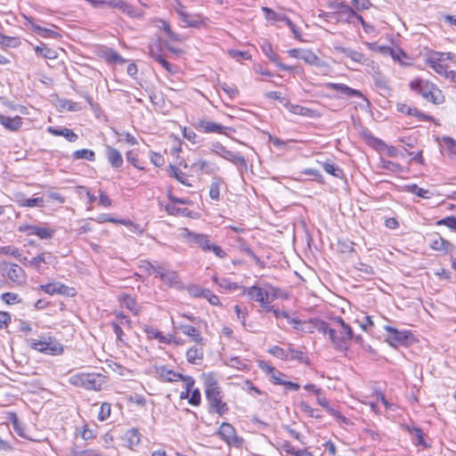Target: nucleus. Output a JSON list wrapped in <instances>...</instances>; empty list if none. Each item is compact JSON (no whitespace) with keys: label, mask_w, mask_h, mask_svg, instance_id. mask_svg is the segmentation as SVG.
Here are the masks:
<instances>
[{"label":"nucleus","mask_w":456,"mask_h":456,"mask_svg":"<svg viewBox=\"0 0 456 456\" xmlns=\"http://www.w3.org/2000/svg\"><path fill=\"white\" fill-rule=\"evenodd\" d=\"M410 88L419 94L424 100L434 104L444 102L443 92L434 84L420 78H415L410 83Z\"/></svg>","instance_id":"obj_1"},{"label":"nucleus","mask_w":456,"mask_h":456,"mask_svg":"<svg viewBox=\"0 0 456 456\" xmlns=\"http://www.w3.org/2000/svg\"><path fill=\"white\" fill-rule=\"evenodd\" d=\"M69 382L77 387L99 391L106 382V377L101 373L80 372L71 375Z\"/></svg>","instance_id":"obj_2"},{"label":"nucleus","mask_w":456,"mask_h":456,"mask_svg":"<svg viewBox=\"0 0 456 456\" xmlns=\"http://www.w3.org/2000/svg\"><path fill=\"white\" fill-rule=\"evenodd\" d=\"M206 396L212 411L219 415H223L228 411V406L226 403L223 402L222 391L216 380H208L206 384Z\"/></svg>","instance_id":"obj_3"},{"label":"nucleus","mask_w":456,"mask_h":456,"mask_svg":"<svg viewBox=\"0 0 456 456\" xmlns=\"http://www.w3.org/2000/svg\"><path fill=\"white\" fill-rule=\"evenodd\" d=\"M277 298V289L269 284H258V303L262 310H258L260 317L264 319L266 314H273V310L278 307L271 305V303Z\"/></svg>","instance_id":"obj_4"},{"label":"nucleus","mask_w":456,"mask_h":456,"mask_svg":"<svg viewBox=\"0 0 456 456\" xmlns=\"http://www.w3.org/2000/svg\"><path fill=\"white\" fill-rule=\"evenodd\" d=\"M210 151L216 155H218L239 167V171L242 176V179L245 180L246 175L248 176V170H247V163L245 159L232 151L227 150L223 144L220 142H215L210 147Z\"/></svg>","instance_id":"obj_5"},{"label":"nucleus","mask_w":456,"mask_h":456,"mask_svg":"<svg viewBox=\"0 0 456 456\" xmlns=\"http://www.w3.org/2000/svg\"><path fill=\"white\" fill-rule=\"evenodd\" d=\"M28 343L32 349L46 354L58 355L63 352L61 345L51 337L29 339Z\"/></svg>","instance_id":"obj_6"},{"label":"nucleus","mask_w":456,"mask_h":456,"mask_svg":"<svg viewBox=\"0 0 456 456\" xmlns=\"http://www.w3.org/2000/svg\"><path fill=\"white\" fill-rule=\"evenodd\" d=\"M452 60V53L430 52L426 58V64L439 75L445 73L446 61Z\"/></svg>","instance_id":"obj_7"},{"label":"nucleus","mask_w":456,"mask_h":456,"mask_svg":"<svg viewBox=\"0 0 456 456\" xmlns=\"http://www.w3.org/2000/svg\"><path fill=\"white\" fill-rule=\"evenodd\" d=\"M258 368L267 376L269 381L273 385H281L287 375L277 370L274 366L265 361L258 360Z\"/></svg>","instance_id":"obj_8"},{"label":"nucleus","mask_w":456,"mask_h":456,"mask_svg":"<svg viewBox=\"0 0 456 456\" xmlns=\"http://www.w3.org/2000/svg\"><path fill=\"white\" fill-rule=\"evenodd\" d=\"M217 434L229 445L235 447H240L241 445L242 439L236 435L234 428L229 423H222Z\"/></svg>","instance_id":"obj_9"},{"label":"nucleus","mask_w":456,"mask_h":456,"mask_svg":"<svg viewBox=\"0 0 456 456\" xmlns=\"http://www.w3.org/2000/svg\"><path fill=\"white\" fill-rule=\"evenodd\" d=\"M196 129L203 133H215L227 134V130H232L228 126H224L218 123L207 118H200L195 124Z\"/></svg>","instance_id":"obj_10"},{"label":"nucleus","mask_w":456,"mask_h":456,"mask_svg":"<svg viewBox=\"0 0 456 456\" xmlns=\"http://www.w3.org/2000/svg\"><path fill=\"white\" fill-rule=\"evenodd\" d=\"M19 232H27L28 235H37L40 239H51L54 234V230L45 227L24 224L18 228Z\"/></svg>","instance_id":"obj_11"},{"label":"nucleus","mask_w":456,"mask_h":456,"mask_svg":"<svg viewBox=\"0 0 456 456\" xmlns=\"http://www.w3.org/2000/svg\"><path fill=\"white\" fill-rule=\"evenodd\" d=\"M334 322L338 323L341 327L340 335L338 336V339H341L344 344V347L335 348L339 351H345L348 348V342L354 338L353 330L341 317H337Z\"/></svg>","instance_id":"obj_12"},{"label":"nucleus","mask_w":456,"mask_h":456,"mask_svg":"<svg viewBox=\"0 0 456 456\" xmlns=\"http://www.w3.org/2000/svg\"><path fill=\"white\" fill-rule=\"evenodd\" d=\"M385 330L389 333L388 340L393 346L407 343L411 332L408 330H398L394 327L386 326Z\"/></svg>","instance_id":"obj_13"},{"label":"nucleus","mask_w":456,"mask_h":456,"mask_svg":"<svg viewBox=\"0 0 456 456\" xmlns=\"http://www.w3.org/2000/svg\"><path fill=\"white\" fill-rule=\"evenodd\" d=\"M183 236L187 239V240L190 243H193L200 246L205 251H208L211 249L212 243L210 242L207 235L192 232L185 229Z\"/></svg>","instance_id":"obj_14"},{"label":"nucleus","mask_w":456,"mask_h":456,"mask_svg":"<svg viewBox=\"0 0 456 456\" xmlns=\"http://www.w3.org/2000/svg\"><path fill=\"white\" fill-rule=\"evenodd\" d=\"M42 289L49 295H65V296H74V289L69 288L62 283H49L46 285L41 286Z\"/></svg>","instance_id":"obj_15"},{"label":"nucleus","mask_w":456,"mask_h":456,"mask_svg":"<svg viewBox=\"0 0 456 456\" xmlns=\"http://www.w3.org/2000/svg\"><path fill=\"white\" fill-rule=\"evenodd\" d=\"M157 375L166 382H176L183 380L186 376L175 372L173 370L167 368L166 366L156 367Z\"/></svg>","instance_id":"obj_16"},{"label":"nucleus","mask_w":456,"mask_h":456,"mask_svg":"<svg viewBox=\"0 0 456 456\" xmlns=\"http://www.w3.org/2000/svg\"><path fill=\"white\" fill-rule=\"evenodd\" d=\"M263 53L268 57V59L277 65L281 69L286 71H293L295 67L288 66L280 61L279 56L273 52L272 45L269 43H265L261 46Z\"/></svg>","instance_id":"obj_17"},{"label":"nucleus","mask_w":456,"mask_h":456,"mask_svg":"<svg viewBox=\"0 0 456 456\" xmlns=\"http://www.w3.org/2000/svg\"><path fill=\"white\" fill-rule=\"evenodd\" d=\"M317 330L319 332L323 334H329L330 339L334 347H344L342 340L338 339V331L335 329H332L328 322H321L317 326Z\"/></svg>","instance_id":"obj_18"},{"label":"nucleus","mask_w":456,"mask_h":456,"mask_svg":"<svg viewBox=\"0 0 456 456\" xmlns=\"http://www.w3.org/2000/svg\"><path fill=\"white\" fill-rule=\"evenodd\" d=\"M6 274L8 279L18 285H20L26 281V273L24 270L16 264L10 265Z\"/></svg>","instance_id":"obj_19"},{"label":"nucleus","mask_w":456,"mask_h":456,"mask_svg":"<svg viewBox=\"0 0 456 456\" xmlns=\"http://www.w3.org/2000/svg\"><path fill=\"white\" fill-rule=\"evenodd\" d=\"M372 80L375 86L380 91L382 95H390L392 88L389 84V80L382 75L380 72H375L372 75Z\"/></svg>","instance_id":"obj_20"},{"label":"nucleus","mask_w":456,"mask_h":456,"mask_svg":"<svg viewBox=\"0 0 456 456\" xmlns=\"http://www.w3.org/2000/svg\"><path fill=\"white\" fill-rule=\"evenodd\" d=\"M429 246L433 250L448 252L451 250L452 245L439 234L436 233L429 238Z\"/></svg>","instance_id":"obj_21"},{"label":"nucleus","mask_w":456,"mask_h":456,"mask_svg":"<svg viewBox=\"0 0 456 456\" xmlns=\"http://www.w3.org/2000/svg\"><path fill=\"white\" fill-rule=\"evenodd\" d=\"M105 156L113 168H119L123 165V157L118 150L107 145L105 148Z\"/></svg>","instance_id":"obj_22"},{"label":"nucleus","mask_w":456,"mask_h":456,"mask_svg":"<svg viewBox=\"0 0 456 456\" xmlns=\"http://www.w3.org/2000/svg\"><path fill=\"white\" fill-rule=\"evenodd\" d=\"M335 49L337 52L343 53L346 57L351 59L353 61L356 63L362 64L368 61V59L365 58L363 53L354 51L353 49L343 47L340 45H336Z\"/></svg>","instance_id":"obj_23"},{"label":"nucleus","mask_w":456,"mask_h":456,"mask_svg":"<svg viewBox=\"0 0 456 456\" xmlns=\"http://www.w3.org/2000/svg\"><path fill=\"white\" fill-rule=\"evenodd\" d=\"M328 87L336 90L337 92H339L340 94L348 97H361L366 100L361 91L351 88L345 84L330 83L328 85Z\"/></svg>","instance_id":"obj_24"},{"label":"nucleus","mask_w":456,"mask_h":456,"mask_svg":"<svg viewBox=\"0 0 456 456\" xmlns=\"http://www.w3.org/2000/svg\"><path fill=\"white\" fill-rule=\"evenodd\" d=\"M0 124L4 126L7 130L16 132L22 126V118L19 116L11 118L0 114Z\"/></svg>","instance_id":"obj_25"},{"label":"nucleus","mask_w":456,"mask_h":456,"mask_svg":"<svg viewBox=\"0 0 456 456\" xmlns=\"http://www.w3.org/2000/svg\"><path fill=\"white\" fill-rule=\"evenodd\" d=\"M47 131L55 136H63L65 137L69 142H76L78 138L77 134H75L71 129L67 127H54V126H49L47 127Z\"/></svg>","instance_id":"obj_26"},{"label":"nucleus","mask_w":456,"mask_h":456,"mask_svg":"<svg viewBox=\"0 0 456 456\" xmlns=\"http://www.w3.org/2000/svg\"><path fill=\"white\" fill-rule=\"evenodd\" d=\"M216 169L217 167L215 164L204 159H199L193 162L191 166V170L195 173L202 171L207 174H214Z\"/></svg>","instance_id":"obj_27"},{"label":"nucleus","mask_w":456,"mask_h":456,"mask_svg":"<svg viewBox=\"0 0 456 456\" xmlns=\"http://www.w3.org/2000/svg\"><path fill=\"white\" fill-rule=\"evenodd\" d=\"M179 329L184 335L191 337L192 341L199 344L203 343V337L201 336L200 330L194 326L188 324H180Z\"/></svg>","instance_id":"obj_28"},{"label":"nucleus","mask_w":456,"mask_h":456,"mask_svg":"<svg viewBox=\"0 0 456 456\" xmlns=\"http://www.w3.org/2000/svg\"><path fill=\"white\" fill-rule=\"evenodd\" d=\"M161 281L170 287H180L181 280L179 275L171 270L166 268L164 273H161Z\"/></svg>","instance_id":"obj_29"},{"label":"nucleus","mask_w":456,"mask_h":456,"mask_svg":"<svg viewBox=\"0 0 456 456\" xmlns=\"http://www.w3.org/2000/svg\"><path fill=\"white\" fill-rule=\"evenodd\" d=\"M101 4H105L106 2H101ZM107 4L109 6L118 8V9L121 10L123 12H125L130 16L135 15L134 8L131 4H127L125 1L114 0V1L108 2Z\"/></svg>","instance_id":"obj_30"},{"label":"nucleus","mask_w":456,"mask_h":456,"mask_svg":"<svg viewBox=\"0 0 456 456\" xmlns=\"http://www.w3.org/2000/svg\"><path fill=\"white\" fill-rule=\"evenodd\" d=\"M181 20L183 22L184 27L200 28L203 25V21L200 20V16L187 12L181 13Z\"/></svg>","instance_id":"obj_31"},{"label":"nucleus","mask_w":456,"mask_h":456,"mask_svg":"<svg viewBox=\"0 0 456 456\" xmlns=\"http://www.w3.org/2000/svg\"><path fill=\"white\" fill-rule=\"evenodd\" d=\"M273 314L277 320H280L281 318L286 319L288 323L291 324L294 329L300 330L299 325L301 324V321L298 318L292 317L289 314V313L281 311L279 308L277 310H273Z\"/></svg>","instance_id":"obj_32"},{"label":"nucleus","mask_w":456,"mask_h":456,"mask_svg":"<svg viewBox=\"0 0 456 456\" xmlns=\"http://www.w3.org/2000/svg\"><path fill=\"white\" fill-rule=\"evenodd\" d=\"M354 16H356V12L351 6H347L345 10L338 12L336 19L338 21L351 24L354 23Z\"/></svg>","instance_id":"obj_33"},{"label":"nucleus","mask_w":456,"mask_h":456,"mask_svg":"<svg viewBox=\"0 0 456 456\" xmlns=\"http://www.w3.org/2000/svg\"><path fill=\"white\" fill-rule=\"evenodd\" d=\"M123 440L125 441L126 446L133 448L140 443V434L137 429H129L125 433Z\"/></svg>","instance_id":"obj_34"},{"label":"nucleus","mask_w":456,"mask_h":456,"mask_svg":"<svg viewBox=\"0 0 456 456\" xmlns=\"http://www.w3.org/2000/svg\"><path fill=\"white\" fill-rule=\"evenodd\" d=\"M441 148L447 155L452 157L456 153V141L451 137L444 136L442 139Z\"/></svg>","instance_id":"obj_35"},{"label":"nucleus","mask_w":456,"mask_h":456,"mask_svg":"<svg viewBox=\"0 0 456 456\" xmlns=\"http://www.w3.org/2000/svg\"><path fill=\"white\" fill-rule=\"evenodd\" d=\"M169 174L170 176L175 178L179 183L185 186L191 187V183L188 182L187 176L184 173H183L179 168H177L175 166L170 165L169 166Z\"/></svg>","instance_id":"obj_36"},{"label":"nucleus","mask_w":456,"mask_h":456,"mask_svg":"<svg viewBox=\"0 0 456 456\" xmlns=\"http://www.w3.org/2000/svg\"><path fill=\"white\" fill-rule=\"evenodd\" d=\"M262 11L264 12L265 20L269 22L274 23L276 21H283L284 19H286V16L284 14L278 13L268 7L263 6Z\"/></svg>","instance_id":"obj_37"},{"label":"nucleus","mask_w":456,"mask_h":456,"mask_svg":"<svg viewBox=\"0 0 456 456\" xmlns=\"http://www.w3.org/2000/svg\"><path fill=\"white\" fill-rule=\"evenodd\" d=\"M28 21L31 24L34 31L41 37L55 38L59 36L57 32L51 28L40 27L39 25L35 24L31 20H28Z\"/></svg>","instance_id":"obj_38"},{"label":"nucleus","mask_w":456,"mask_h":456,"mask_svg":"<svg viewBox=\"0 0 456 456\" xmlns=\"http://www.w3.org/2000/svg\"><path fill=\"white\" fill-rule=\"evenodd\" d=\"M186 358L190 363L196 364L197 360L203 358V350L196 346L189 348L186 352Z\"/></svg>","instance_id":"obj_39"},{"label":"nucleus","mask_w":456,"mask_h":456,"mask_svg":"<svg viewBox=\"0 0 456 456\" xmlns=\"http://www.w3.org/2000/svg\"><path fill=\"white\" fill-rule=\"evenodd\" d=\"M72 158L75 160L83 159H86L89 161H94L95 153L92 150L82 149V150L75 151L72 154Z\"/></svg>","instance_id":"obj_40"},{"label":"nucleus","mask_w":456,"mask_h":456,"mask_svg":"<svg viewBox=\"0 0 456 456\" xmlns=\"http://www.w3.org/2000/svg\"><path fill=\"white\" fill-rule=\"evenodd\" d=\"M407 431L414 436V439L416 440L415 444L422 445L424 447H428L425 440H424V433L421 428L417 427H406Z\"/></svg>","instance_id":"obj_41"},{"label":"nucleus","mask_w":456,"mask_h":456,"mask_svg":"<svg viewBox=\"0 0 456 456\" xmlns=\"http://www.w3.org/2000/svg\"><path fill=\"white\" fill-rule=\"evenodd\" d=\"M322 168L323 170L333 175L334 177H337V178H342L343 177V170L337 165L333 164V163H330V162H324L322 163Z\"/></svg>","instance_id":"obj_42"},{"label":"nucleus","mask_w":456,"mask_h":456,"mask_svg":"<svg viewBox=\"0 0 456 456\" xmlns=\"http://www.w3.org/2000/svg\"><path fill=\"white\" fill-rule=\"evenodd\" d=\"M20 44V39L15 37L4 36L0 32V46L2 47H17Z\"/></svg>","instance_id":"obj_43"},{"label":"nucleus","mask_w":456,"mask_h":456,"mask_svg":"<svg viewBox=\"0 0 456 456\" xmlns=\"http://www.w3.org/2000/svg\"><path fill=\"white\" fill-rule=\"evenodd\" d=\"M214 282L219 285L220 288H223L224 289L232 291L239 288L238 284L235 282H232L229 280L225 278L218 279L217 277H213Z\"/></svg>","instance_id":"obj_44"},{"label":"nucleus","mask_w":456,"mask_h":456,"mask_svg":"<svg viewBox=\"0 0 456 456\" xmlns=\"http://www.w3.org/2000/svg\"><path fill=\"white\" fill-rule=\"evenodd\" d=\"M258 140L263 142H272L275 146L280 147L284 144L282 141L276 137H273L269 133L265 131H258Z\"/></svg>","instance_id":"obj_45"},{"label":"nucleus","mask_w":456,"mask_h":456,"mask_svg":"<svg viewBox=\"0 0 456 456\" xmlns=\"http://www.w3.org/2000/svg\"><path fill=\"white\" fill-rule=\"evenodd\" d=\"M219 86L231 99L235 98L239 94L237 87L233 84L219 82Z\"/></svg>","instance_id":"obj_46"},{"label":"nucleus","mask_w":456,"mask_h":456,"mask_svg":"<svg viewBox=\"0 0 456 456\" xmlns=\"http://www.w3.org/2000/svg\"><path fill=\"white\" fill-rule=\"evenodd\" d=\"M166 210L169 215H172V216H187L190 214V210L188 208H177L174 204L167 205Z\"/></svg>","instance_id":"obj_47"},{"label":"nucleus","mask_w":456,"mask_h":456,"mask_svg":"<svg viewBox=\"0 0 456 456\" xmlns=\"http://www.w3.org/2000/svg\"><path fill=\"white\" fill-rule=\"evenodd\" d=\"M35 52L37 55H40L45 59H54L56 58V53L52 49L46 46H36Z\"/></svg>","instance_id":"obj_48"},{"label":"nucleus","mask_w":456,"mask_h":456,"mask_svg":"<svg viewBox=\"0 0 456 456\" xmlns=\"http://www.w3.org/2000/svg\"><path fill=\"white\" fill-rule=\"evenodd\" d=\"M287 357L285 360H298L299 362H304V353L300 350L289 347L288 350H286Z\"/></svg>","instance_id":"obj_49"},{"label":"nucleus","mask_w":456,"mask_h":456,"mask_svg":"<svg viewBox=\"0 0 456 456\" xmlns=\"http://www.w3.org/2000/svg\"><path fill=\"white\" fill-rule=\"evenodd\" d=\"M183 381L185 383V391H183L180 395L181 399L190 398V393L191 391L192 387L194 386L195 380L191 376H186Z\"/></svg>","instance_id":"obj_50"},{"label":"nucleus","mask_w":456,"mask_h":456,"mask_svg":"<svg viewBox=\"0 0 456 456\" xmlns=\"http://www.w3.org/2000/svg\"><path fill=\"white\" fill-rule=\"evenodd\" d=\"M160 22L162 24L161 28L164 30L165 34L170 39L176 41V42H181L183 40L179 35H177L172 31L170 25L167 21L161 20Z\"/></svg>","instance_id":"obj_51"},{"label":"nucleus","mask_w":456,"mask_h":456,"mask_svg":"<svg viewBox=\"0 0 456 456\" xmlns=\"http://www.w3.org/2000/svg\"><path fill=\"white\" fill-rule=\"evenodd\" d=\"M300 60H303L305 62L313 65L317 62L318 57L311 50L304 49Z\"/></svg>","instance_id":"obj_52"},{"label":"nucleus","mask_w":456,"mask_h":456,"mask_svg":"<svg viewBox=\"0 0 456 456\" xmlns=\"http://www.w3.org/2000/svg\"><path fill=\"white\" fill-rule=\"evenodd\" d=\"M122 304L127 309L134 312L135 314L138 313V308L135 300L129 295H125L122 298Z\"/></svg>","instance_id":"obj_53"},{"label":"nucleus","mask_w":456,"mask_h":456,"mask_svg":"<svg viewBox=\"0 0 456 456\" xmlns=\"http://www.w3.org/2000/svg\"><path fill=\"white\" fill-rule=\"evenodd\" d=\"M197 296L207 298L211 305H216L219 304L217 296L214 295L209 289H200V293L197 294Z\"/></svg>","instance_id":"obj_54"},{"label":"nucleus","mask_w":456,"mask_h":456,"mask_svg":"<svg viewBox=\"0 0 456 456\" xmlns=\"http://www.w3.org/2000/svg\"><path fill=\"white\" fill-rule=\"evenodd\" d=\"M436 225H445L453 232H456V217L447 216L436 222Z\"/></svg>","instance_id":"obj_55"},{"label":"nucleus","mask_w":456,"mask_h":456,"mask_svg":"<svg viewBox=\"0 0 456 456\" xmlns=\"http://www.w3.org/2000/svg\"><path fill=\"white\" fill-rule=\"evenodd\" d=\"M151 56L159 62L165 69L171 72V64L159 53L151 51Z\"/></svg>","instance_id":"obj_56"},{"label":"nucleus","mask_w":456,"mask_h":456,"mask_svg":"<svg viewBox=\"0 0 456 456\" xmlns=\"http://www.w3.org/2000/svg\"><path fill=\"white\" fill-rule=\"evenodd\" d=\"M2 300L7 305L20 303L19 295L12 292H5L1 296Z\"/></svg>","instance_id":"obj_57"},{"label":"nucleus","mask_w":456,"mask_h":456,"mask_svg":"<svg viewBox=\"0 0 456 456\" xmlns=\"http://www.w3.org/2000/svg\"><path fill=\"white\" fill-rule=\"evenodd\" d=\"M268 353L281 360H285V358L287 357L286 350L278 346H273L270 347L268 349Z\"/></svg>","instance_id":"obj_58"},{"label":"nucleus","mask_w":456,"mask_h":456,"mask_svg":"<svg viewBox=\"0 0 456 456\" xmlns=\"http://www.w3.org/2000/svg\"><path fill=\"white\" fill-rule=\"evenodd\" d=\"M0 254L6 255V256H12L16 258H19L20 256L19 248H14L12 246L0 247Z\"/></svg>","instance_id":"obj_59"},{"label":"nucleus","mask_w":456,"mask_h":456,"mask_svg":"<svg viewBox=\"0 0 456 456\" xmlns=\"http://www.w3.org/2000/svg\"><path fill=\"white\" fill-rule=\"evenodd\" d=\"M110 411H111L110 404L108 403H103L101 405L98 419L102 421L106 420L110 417Z\"/></svg>","instance_id":"obj_60"},{"label":"nucleus","mask_w":456,"mask_h":456,"mask_svg":"<svg viewBox=\"0 0 456 456\" xmlns=\"http://www.w3.org/2000/svg\"><path fill=\"white\" fill-rule=\"evenodd\" d=\"M347 6H349L347 4H346L343 1H339V0H335L329 4V7L330 9L334 10L333 15L335 17L338 15V12L345 10Z\"/></svg>","instance_id":"obj_61"},{"label":"nucleus","mask_w":456,"mask_h":456,"mask_svg":"<svg viewBox=\"0 0 456 456\" xmlns=\"http://www.w3.org/2000/svg\"><path fill=\"white\" fill-rule=\"evenodd\" d=\"M117 134L119 136L118 142L125 141L126 143L130 145L138 144L137 139L128 132H125L122 134L117 133Z\"/></svg>","instance_id":"obj_62"},{"label":"nucleus","mask_w":456,"mask_h":456,"mask_svg":"<svg viewBox=\"0 0 456 456\" xmlns=\"http://www.w3.org/2000/svg\"><path fill=\"white\" fill-rule=\"evenodd\" d=\"M283 21H285L286 25L289 28V29L293 33L295 38H297L299 41H303L301 32L298 29V28L296 26V24H294L293 21L291 20H289L287 16Z\"/></svg>","instance_id":"obj_63"},{"label":"nucleus","mask_w":456,"mask_h":456,"mask_svg":"<svg viewBox=\"0 0 456 456\" xmlns=\"http://www.w3.org/2000/svg\"><path fill=\"white\" fill-rule=\"evenodd\" d=\"M12 425L13 428V430L21 437H27V435L25 434V428L24 425L16 418L12 421Z\"/></svg>","instance_id":"obj_64"}]
</instances>
